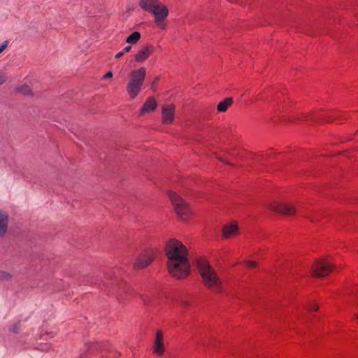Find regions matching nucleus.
Listing matches in <instances>:
<instances>
[{"label":"nucleus","mask_w":358,"mask_h":358,"mask_svg":"<svg viewBox=\"0 0 358 358\" xmlns=\"http://www.w3.org/2000/svg\"><path fill=\"white\" fill-rule=\"evenodd\" d=\"M164 252L170 274L178 279L187 277L190 271V264L186 246L176 238H170L165 243Z\"/></svg>","instance_id":"nucleus-1"},{"label":"nucleus","mask_w":358,"mask_h":358,"mask_svg":"<svg viewBox=\"0 0 358 358\" xmlns=\"http://www.w3.org/2000/svg\"><path fill=\"white\" fill-rule=\"evenodd\" d=\"M196 265L205 285L216 293L220 292L222 281L208 262L204 258H199Z\"/></svg>","instance_id":"nucleus-2"},{"label":"nucleus","mask_w":358,"mask_h":358,"mask_svg":"<svg viewBox=\"0 0 358 358\" xmlns=\"http://www.w3.org/2000/svg\"><path fill=\"white\" fill-rule=\"evenodd\" d=\"M139 6L143 10L154 15L155 22L157 27L165 29L164 21L169 15V9L159 0H140Z\"/></svg>","instance_id":"nucleus-3"},{"label":"nucleus","mask_w":358,"mask_h":358,"mask_svg":"<svg viewBox=\"0 0 358 358\" xmlns=\"http://www.w3.org/2000/svg\"><path fill=\"white\" fill-rule=\"evenodd\" d=\"M145 76L146 69L144 67L131 71L129 73L127 92L131 99H135L141 92Z\"/></svg>","instance_id":"nucleus-4"},{"label":"nucleus","mask_w":358,"mask_h":358,"mask_svg":"<svg viewBox=\"0 0 358 358\" xmlns=\"http://www.w3.org/2000/svg\"><path fill=\"white\" fill-rule=\"evenodd\" d=\"M169 196L178 216L183 221H187L192 216L189 205L179 195L173 191L169 192Z\"/></svg>","instance_id":"nucleus-5"},{"label":"nucleus","mask_w":358,"mask_h":358,"mask_svg":"<svg viewBox=\"0 0 358 358\" xmlns=\"http://www.w3.org/2000/svg\"><path fill=\"white\" fill-rule=\"evenodd\" d=\"M156 252L153 249L146 250L142 252L134 263L135 269H141L148 266L154 260Z\"/></svg>","instance_id":"nucleus-6"},{"label":"nucleus","mask_w":358,"mask_h":358,"mask_svg":"<svg viewBox=\"0 0 358 358\" xmlns=\"http://www.w3.org/2000/svg\"><path fill=\"white\" fill-rule=\"evenodd\" d=\"M334 269V266L328 259L317 261L313 266V273L314 276L322 277L327 275Z\"/></svg>","instance_id":"nucleus-7"},{"label":"nucleus","mask_w":358,"mask_h":358,"mask_svg":"<svg viewBox=\"0 0 358 358\" xmlns=\"http://www.w3.org/2000/svg\"><path fill=\"white\" fill-rule=\"evenodd\" d=\"M269 209L274 212L279 213L283 215H291L295 213V208L289 203H279L274 201L269 204Z\"/></svg>","instance_id":"nucleus-8"},{"label":"nucleus","mask_w":358,"mask_h":358,"mask_svg":"<svg viewBox=\"0 0 358 358\" xmlns=\"http://www.w3.org/2000/svg\"><path fill=\"white\" fill-rule=\"evenodd\" d=\"M154 51V47L152 45H146L138 51L135 55V61L138 63H142L149 58Z\"/></svg>","instance_id":"nucleus-9"},{"label":"nucleus","mask_w":358,"mask_h":358,"mask_svg":"<svg viewBox=\"0 0 358 358\" xmlns=\"http://www.w3.org/2000/svg\"><path fill=\"white\" fill-rule=\"evenodd\" d=\"M162 122L165 124H170L173 122L175 117V106L173 105H164L162 107Z\"/></svg>","instance_id":"nucleus-10"},{"label":"nucleus","mask_w":358,"mask_h":358,"mask_svg":"<svg viewBox=\"0 0 358 358\" xmlns=\"http://www.w3.org/2000/svg\"><path fill=\"white\" fill-rule=\"evenodd\" d=\"M164 352L163 343V334L162 331L157 330L156 332L155 342L154 345V353L161 355Z\"/></svg>","instance_id":"nucleus-11"},{"label":"nucleus","mask_w":358,"mask_h":358,"mask_svg":"<svg viewBox=\"0 0 358 358\" xmlns=\"http://www.w3.org/2000/svg\"><path fill=\"white\" fill-rule=\"evenodd\" d=\"M238 227L236 223L226 224L222 229V235L226 238H230L238 234Z\"/></svg>","instance_id":"nucleus-12"},{"label":"nucleus","mask_w":358,"mask_h":358,"mask_svg":"<svg viewBox=\"0 0 358 358\" xmlns=\"http://www.w3.org/2000/svg\"><path fill=\"white\" fill-rule=\"evenodd\" d=\"M157 106V104L156 100L152 96L148 97L141 108V115L155 111Z\"/></svg>","instance_id":"nucleus-13"},{"label":"nucleus","mask_w":358,"mask_h":358,"mask_svg":"<svg viewBox=\"0 0 358 358\" xmlns=\"http://www.w3.org/2000/svg\"><path fill=\"white\" fill-rule=\"evenodd\" d=\"M8 228V215L0 210V236L5 234Z\"/></svg>","instance_id":"nucleus-14"},{"label":"nucleus","mask_w":358,"mask_h":358,"mask_svg":"<svg viewBox=\"0 0 358 358\" xmlns=\"http://www.w3.org/2000/svg\"><path fill=\"white\" fill-rule=\"evenodd\" d=\"M233 103V99L231 97H227L222 101L220 102L217 105V110L219 112H225L229 106Z\"/></svg>","instance_id":"nucleus-15"},{"label":"nucleus","mask_w":358,"mask_h":358,"mask_svg":"<svg viewBox=\"0 0 358 358\" xmlns=\"http://www.w3.org/2000/svg\"><path fill=\"white\" fill-rule=\"evenodd\" d=\"M141 34L138 31H134L126 38V42L129 44H136L141 38Z\"/></svg>","instance_id":"nucleus-16"},{"label":"nucleus","mask_w":358,"mask_h":358,"mask_svg":"<svg viewBox=\"0 0 358 358\" xmlns=\"http://www.w3.org/2000/svg\"><path fill=\"white\" fill-rule=\"evenodd\" d=\"M303 118L305 120H312L316 121L317 120L322 119V117L320 116V115H319L318 114H316L314 113L307 114V115H304Z\"/></svg>","instance_id":"nucleus-17"},{"label":"nucleus","mask_w":358,"mask_h":358,"mask_svg":"<svg viewBox=\"0 0 358 358\" xmlns=\"http://www.w3.org/2000/svg\"><path fill=\"white\" fill-rule=\"evenodd\" d=\"M17 90L19 92L25 95L29 94L31 92L30 87L27 85H22V87L18 88Z\"/></svg>","instance_id":"nucleus-18"},{"label":"nucleus","mask_w":358,"mask_h":358,"mask_svg":"<svg viewBox=\"0 0 358 358\" xmlns=\"http://www.w3.org/2000/svg\"><path fill=\"white\" fill-rule=\"evenodd\" d=\"M11 278L10 273L6 271H0V279L2 280H8Z\"/></svg>","instance_id":"nucleus-19"},{"label":"nucleus","mask_w":358,"mask_h":358,"mask_svg":"<svg viewBox=\"0 0 358 358\" xmlns=\"http://www.w3.org/2000/svg\"><path fill=\"white\" fill-rule=\"evenodd\" d=\"M309 311H316L318 309V306L314 302H312L307 308Z\"/></svg>","instance_id":"nucleus-20"},{"label":"nucleus","mask_w":358,"mask_h":358,"mask_svg":"<svg viewBox=\"0 0 358 358\" xmlns=\"http://www.w3.org/2000/svg\"><path fill=\"white\" fill-rule=\"evenodd\" d=\"M246 266L249 268H255L257 266V263L253 261H248L245 262Z\"/></svg>","instance_id":"nucleus-21"},{"label":"nucleus","mask_w":358,"mask_h":358,"mask_svg":"<svg viewBox=\"0 0 358 358\" xmlns=\"http://www.w3.org/2000/svg\"><path fill=\"white\" fill-rule=\"evenodd\" d=\"M8 41H3L1 45H0V52H2L8 46Z\"/></svg>","instance_id":"nucleus-22"},{"label":"nucleus","mask_w":358,"mask_h":358,"mask_svg":"<svg viewBox=\"0 0 358 358\" xmlns=\"http://www.w3.org/2000/svg\"><path fill=\"white\" fill-rule=\"evenodd\" d=\"M113 77V73L111 71H108V73H106L103 78L105 79H107V78H111Z\"/></svg>","instance_id":"nucleus-23"},{"label":"nucleus","mask_w":358,"mask_h":358,"mask_svg":"<svg viewBox=\"0 0 358 358\" xmlns=\"http://www.w3.org/2000/svg\"><path fill=\"white\" fill-rule=\"evenodd\" d=\"M6 80V76L3 75V76H0V85L3 84Z\"/></svg>","instance_id":"nucleus-24"},{"label":"nucleus","mask_w":358,"mask_h":358,"mask_svg":"<svg viewBox=\"0 0 358 358\" xmlns=\"http://www.w3.org/2000/svg\"><path fill=\"white\" fill-rule=\"evenodd\" d=\"M124 52H123V50H122V51H121V52H117V53L115 55V57L116 59H119V58H120L122 56H123V55H124Z\"/></svg>","instance_id":"nucleus-25"},{"label":"nucleus","mask_w":358,"mask_h":358,"mask_svg":"<svg viewBox=\"0 0 358 358\" xmlns=\"http://www.w3.org/2000/svg\"><path fill=\"white\" fill-rule=\"evenodd\" d=\"M131 49V45H127V46H126V47L123 49V52H124V53H126V52H130Z\"/></svg>","instance_id":"nucleus-26"},{"label":"nucleus","mask_w":358,"mask_h":358,"mask_svg":"<svg viewBox=\"0 0 358 358\" xmlns=\"http://www.w3.org/2000/svg\"><path fill=\"white\" fill-rule=\"evenodd\" d=\"M182 305L183 306H185V307H187V306H190V303H189V301H183L182 302Z\"/></svg>","instance_id":"nucleus-27"},{"label":"nucleus","mask_w":358,"mask_h":358,"mask_svg":"<svg viewBox=\"0 0 358 358\" xmlns=\"http://www.w3.org/2000/svg\"><path fill=\"white\" fill-rule=\"evenodd\" d=\"M48 348H41V350H47Z\"/></svg>","instance_id":"nucleus-28"},{"label":"nucleus","mask_w":358,"mask_h":358,"mask_svg":"<svg viewBox=\"0 0 358 358\" xmlns=\"http://www.w3.org/2000/svg\"><path fill=\"white\" fill-rule=\"evenodd\" d=\"M355 316H356L357 319L358 320V313H356Z\"/></svg>","instance_id":"nucleus-29"},{"label":"nucleus","mask_w":358,"mask_h":358,"mask_svg":"<svg viewBox=\"0 0 358 358\" xmlns=\"http://www.w3.org/2000/svg\"><path fill=\"white\" fill-rule=\"evenodd\" d=\"M1 52H0V54H1Z\"/></svg>","instance_id":"nucleus-30"},{"label":"nucleus","mask_w":358,"mask_h":358,"mask_svg":"<svg viewBox=\"0 0 358 358\" xmlns=\"http://www.w3.org/2000/svg\"><path fill=\"white\" fill-rule=\"evenodd\" d=\"M357 133H358V130H357Z\"/></svg>","instance_id":"nucleus-31"}]
</instances>
